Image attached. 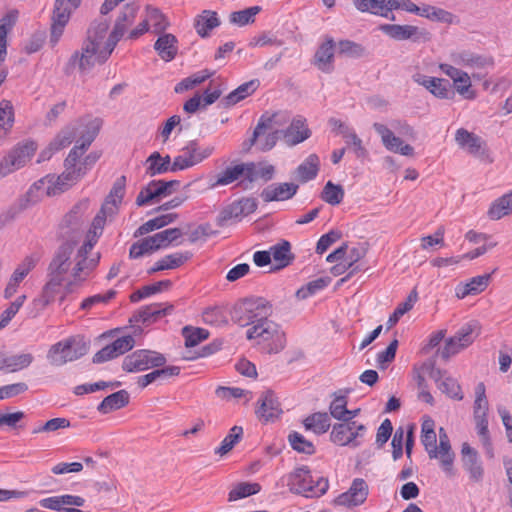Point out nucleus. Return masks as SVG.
<instances>
[{"mask_svg": "<svg viewBox=\"0 0 512 512\" xmlns=\"http://www.w3.org/2000/svg\"><path fill=\"white\" fill-rule=\"evenodd\" d=\"M108 29L107 19L101 18L90 24L80 49L72 53L64 67L66 75L73 74L75 70L80 74H87L96 65H102L109 59L114 49L104 41Z\"/></svg>", "mask_w": 512, "mask_h": 512, "instance_id": "obj_1", "label": "nucleus"}, {"mask_svg": "<svg viewBox=\"0 0 512 512\" xmlns=\"http://www.w3.org/2000/svg\"><path fill=\"white\" fill-rule=\"evenodd\" d=\"M273 313L272 304L262 297H249L238 301L231 309V320L241 326L258 324Z\"/></svg>", "mask_w": 512, "mask_h": 512, "instance_id": "obj_2", "label": "nucleus"}, {"mask_svg": "<svg viewBox=\"0 0 512 512\" xmlns=\"http://www.w3.org/2000/svg\"><path fill=\"white\" fill-rule=\"evenodd\" d=\"M89 344L79 335L67 337L50 346L47 361L51 366L61 367L73 362L88 353Z\"/></svg>", "mask_w": 512, "mask_h": 512, "instance_id": "obj_3", "label": "nucleus"}, {"mask_svg": "<svg viewBox=\"0 0 512 512\" xmlns=\"http://www.w3.org/2000/svg\"><path fill=\"white\" fill-rule=\"evenodd\" d=\"M90 202L88 199L78 201L64 215L58 226L59 238L64 242H73L76 246L84 232V224L88 218Z\"/></svg>", "mask_w": 512, "mask_h": 512, "instance_id": "obj_4", "label": "nucleus"}, {"mask_svg": "<svg viewBox=\"0 0 512 512\" xmlns=\"http://www.w3.org/2000/svg\"><path fill=\"white\" fill-rule=\"evenodd\" d=\"M313 483L314 481L307 466L295 469L288 476L289 490L292 493L300 494L305 497H320L324 495L329 488L327 478L320 477L315 484Z\"/></svg>", "mask_w": 512, "mask_h": 512, "instance_id": "obj_5", "label": "nucleus"}, {"mask_svg": "<svg viewBox=\"0 0 512 512\" xmlns=\"http://www.w3.org/2000/svg\"><path fill=\"white\" fill-rule=\"evenodd\" d=\"M181 236L182 231L180 228H169L152 236L145 237L131 245L129 257L131 259H138L146 254L167 248Z\"/></svg>", "mask_w": 512, "mask_h": 512, "instance_id": "obj_6", "label": "nucleus"}, {"mask_svg": "<svg viewBox=\"0 0 512 512\" xmlns=\"http://www.w3.org/2000/svg\"><path fill=\"white\" fill-rule=\"evenodd\" d=\"M246 337L249 340L259 338L269 342L267 351L270 354L280 352L286 345L285 333L277 323L268 318L249 328L246 332Z\"/></svg>", "mask_w": 512, "mask_h": 512, "instance_id": "obj_7", "label": "nucleus"}, {"mask_svg": "<svg viewBox=\"0 0 512 512\" xmlns=\"http://www.w3.org/2000/svg\"><path fill=\"white\" fill-rule=\"evenodd\" d=\"M166 358L163 354L148 350L139 349L125 356L122 362V369L129 373L142 372L150 368L164 366Z\"/></svg>", "mask_w": 512, "mask_h": 512, "instance_id": "obj_8", "label": "nucleus"}, {"mask_svg": "<svg viewBox=\"0 0 512 512\" xmlns=\"http://www.w3.org/2000/svg\"><path fill=\"white\" fill-rule=\"evenodd\" d=\"M81 4V0H55L51 17L50 43L56 45L61 38L71 14Z\"/></svg>", "mask_w": 512, "mask_h": 512, "instance_id": "obj_9", "label": "nucleus"}, {"mask_svg": "<svg viewBox=\"0 0 512 512\" xmlns=\"http://www.w3.org/2000/svg\"><path fill=\"white\" fill-rule=\"evenodd\" d=\"M36 150L37 145L34 141L18 143L8 155L0 161V176L4 177L23 167L31 159Z\"/></svg>", "mask_w": 512, "mask_h": 512, "instance_id": "obj_10", "label": "nucleus"}, {"mask_svg": "<svg viewBox=\"0 0 512 512\" xmlns=\"http://www.w3.org/2000/svg\"><path fill=\"white\" fill-rule=\"evenodd\" d=\"M380 30L398 41L411 40L415 43H426L432 39V35L427 29L414 25L383 24L380 26Z\"/></svg>", "mask_w": 512, "mask_h": 512, "instance_id": "obj_11", "label": "nucleus"}, {"mask_svg": "<svg viewBox=\"0 0 512 512\" xmlns=\"http://www.w3.org/2000/svg\"><path fill=\"white\" fill-rule=\"evenodd\" d=\"M365 432L366 427L363 424L341 421L333 426L330 439L341 446L358 447L360 442L357 438L363 437Z\"/></svg>", "mask_w": 512, "mask_h": 512, "instance_id": "obj_12", "label": "nucleus"}, {"mask_svg": "<svg viewBox=\"0 0 512 512\" xmlns=\"http://www.w3.org/2000/svg\"><path fill=\"white\" fill-rule=\"evenodd\" d=\"M40 190L41 185L34 183L15 205H12L8 210L0 214V230L13 221L22 211L39 202L41 198Z\"/></svg>", "mask_w": 512, "mask_h": 512, "instance_id": "obj_13", "label": "nucleus"}, {"mask_svg": "<svg viewBox=\"0 0 512 512\" xmlns=\"http://www.w3.org/2000/svg\"><path fill=\"white\" fill-rule=\"evenodd\" d=\"M75 247L71 241L63 242L59 246L48 267L49 277L61 278L64 281V276L71 266V255Z\"/></svg>", "mask_w": 512, "mask_h": 512, "instance_id": "obj_14", "label": "nucleus"}, {"mask_svg": "<svg viewBox=\"0 0 512 512\" xmlns=\"http://www.w3.org/2000/svg\"><path fill=\"white\" fill-rule=\"evenodd\" d=\"M455 141L461 148L481 160L491 161L485 142L476 134L469 132L464 128H459L455 134Z\"/></svg>", "mask_w": 512, "mask_h": 512, "instance_id": "obj_15", "label": "nucleus"}, {"mask_svg": "<svg viewBox=\"0 0 512 512\" xmlns=\"http://www.w3.org/2000/svg\"><path fill=\"white\" fill-rule=\"evenodd\" d=\"M368 493L367 483L361 478H356L353 480L348 491L338 495L334 502L336 505L348 508L359 506L366 501Z\"/></svg>", "mask_w": 512, "mask_h": 512, "instance_id": "obj_16", "label": "nucleus"}, {"mask_svg": "<svg viewBox=\"0 0 512 512\" xmlns=\"http://www.w3.org/2000/svg\"><path fill=\"white\" fill-rule=\"evenodd\" d=\"M412 79L417 84L425 87L432 95L437 98L450 99L454 96V92L451 89V84L446 79L430 77L421 73L414 74Z\"/></svg>", "mask_w": 512, "mask_h": 512, "instance_id": "obj_17", "label": "nucleus"}, {"mask_svg": "<svg viewBox=\"0 0 512 512\" xmlns=\"http://www.w3.org/2000/svg\"><path fill=\"white\" fill-rule=\"evenodd\" d=\"M136 16V8L132 5H126L119 13L116 22L114 24L113 30L109 34L106 42L109 44L112 49H115L117 43L125 34L128 25H130Z\"/></svg>", "mask_w": 512, "mask_h": 512, "instance_id": "obj_18", "label": "nucleus"}, {"mask_svg": "<svg viewBox=\"0 0 512 512\" xmlns=\"http://www.w3.org/2000/svg\"><path fill=\"white\" fill-rule=\"evenodd\" d=\"M84 174L85 170H82L81 166H79L78 169L65 168V171L61 175L56 177L52 185L47 187L46 194L48 196H55L66 191L69 187L75 184Z\"/></svg>", "mask_w": 512, "mask_h": 512, "instance_id": "obj_19", "label": "nucleus"}, {"mask_svg": "<svg viewBox=\"0 0 512 512\" xmlns=\"http://www.w3.org/2000/svg\"><path fill=\"white\" fill-rule=\"evenodd\" d=\"M174 309L171 304L162 307V304H151L139 309L129 320L130 323L141 322L145 325L153 323L163 316L170 314Z\"/></svg>", "mask_w": 512, "mask_h": 512, "instance_id": "obj_20", "label": "nucleus"}, {"mask_svg": "<svg viewBox=\"0 0 512 512\" xmlns=\"http://www.w3.org/2000/svg\"><path fill=\"white\" fill-rule=\"evenodd\" d=\"M299 186L294 183H274L264 188L260 197L264 202L284 201L291 199L298 191Z\"/></svg>", "mask_w": 512, "mask_h": 512, "instance_id": "obj_21", "label": "nucleus"}, {"mask_svg": "<svg viewBox=\"0 0 512 512\" xmlns=\"http://www.w3.org/2000/svg\"><path fill=\"white\" fill-rule=\"evenodd\" d=\"M260 407L256 410L259 419L264 421H273L282 413L280 403L271 390H267L261 394L259 399Z\"/></svg>", "mask_w": 512, "mask_h": 512, "instance_id": "obj_22", "label": "nucleus"}, {"mask_svg": "<svg viewBox=\"0 0 512 512\" xmlns=\"http://www.w3.org/2000/svg\"><path fill=\"white\" fill-rule=\"evenodd\" d=\"M334 47L335 42L333 38L326 37L325 41L318 47L314 55V65L324 73H331L334 69Z\"/></svg>", "mask_w": 512, "mask_h": 512, "instance_id": "obj_23", "label": "nucleus"}, {"mask_svg": "<svg viewBox=\"0 0 512 512\" xmlns=\"http://www.w3.org/2000/svg\"><path fill=\"white\" fill-rule=\"evenodd\" d=\"M154 43V49L159 57L166 61H172L178 53V40L175 35L162 33Z\"/></svg>", "mask_w": 512, "mask_h": 512, "instance_id": "obj_24", "label": "nucleus"}, {"mask_svg": "<svg viewBox=\"0 0 512 512\" xmlns=\"http://www.w3.org/2000/svg\"><path fill=\"white\" fill-rule=\"evenodd\" d=\"M463 466L469 472L470 478L476 482L481 481L483 478V468L478 459V454L475 449L469 446L468 443L462 445Z\"/></svg>", "mask_w": 512, "mask_h": 512, "instance_id": "obj_25", "label": "nucleus"}, {"mask_svg": "<svg viewBox=\"0 0 512 512\" xmlns=\"http://www.w3.org/2000/svg\"><path fill=\"white\" fill-rule=\"evenodd\" d=\"M491 274H484L473 277L465 284L457 285L455 289L456 297L463 299L468 295H477L483 292L489 285Z\"/></svg>", "mask_w": 512, "mask_h": 512, "instance_id": "obj_26", "label": "nucleus"}, {"mask_svg": "<svg viewBox=\"0 0 512 512\" xmlns=\"http://www.w3.org/2000/svg\"><path fill=\"white\" fill-rule=\"evenodd\" d=\"M129 400V393L126 390H119L105 397L97 406V410L101 414H108L127 406Z\"/></svg>", "mask_w": 512, "mask_h": 512, "instance_id": "obj_27", "label": "nucleus"}, {"mask_svg": "<svg viewBox=\"0 0 512 512\" xmlns=\"http://www.w3.org/2000/svg\"><path fill=\"white\" fill-rule=\"evenodd\" d=\"M269 252L276 262V265L271 268V271L287 267L294 259V255L291 252V244L287 240H281L279 243L272 246Z\"/></svg>", "mask_w": 512, "mask_h": 512, "instance_id": "obj_28", "label": "nucleus"}, {"mask_svg": "<svg viewBox=\"0 0 512 512\" xmlns=\"http://www.w3.org/2000/svg\"><path fill=\"white\" fill-rule=\"evenodd\" d=\"M260 82L258 79H252L246 83L241 84L235 90L230 92L227 96L222 99V104L224 107H231L241 100L245 99L247 96L254 93L259 87Z\"/></svg>", "mask_w": 512, "mask_h": 512, "instance_id": "obj_29", "label": "nucleus"}, {"mask_svg": "<svg viewBox=\"0 0 512 512\" xmlns=\"http://www.w3.org/2000/svg\"><path fill=\"white\" fill-rule=\"evenodd\" d=\"M283 136L286 142L293 146L297 145L310 137V130L305 126V120L294 119L290 126L283 130Z\"/></svg>", "mask_w": 512, "mask_h": 512, "instance_id": "obj_30", "label": "nucleus"}, {"mask_svg": "<svg viewBox=\"0 0 512 512\" xmlns=\"http://www.w3.org/2000/svg\"><path fill=\"white\" fill-rule=\"evenodd\" d=\"M438 458L440 459L443 470L447 473H451L454 461V453L451 449V444L447 433L444 428L439 429V447Z\"/></svg>", "mask_w": 512, "mask_h": 512, "instance_id": "obj_31", "label": "nucleus"}, {"mask_svg": "<svg viewBox=\"0 0 512 512\" xmlns=\"http://www.w3.org/2000/svg\"><path fill=\"white\" fill-rule=\"evenodd\" d=\"M220 25L217 13L211 10H204L195 18L194 27L201 37H207L210 31Z\"/></svg>", "mask_w": 512, "mask_h": 512, "instance_id": "obj_32", "label": "nucleus"}, {"mask_svg": "<svg viewBox=\"0 0 512 512\" xmlns=\"http://www.w3.org/2000/svg\"><path fill=\"white\" fill-rule=\"evenodd\" d=\"M319 171V158L316 154H310L304 161L301 163L295 173L297 179L301 183H306L312 179H314Z\"/></svg>", "mask_w": 512, "mask_h": 512, "instance_id": "obj_33", "label": "nucleus"}, {"mask_svg": "<svg viewBox=\"0 0 512 512\" xmlns=\"http://www.w3.org/2000/svg\"><path fill=\"white\" fill-rule=\"evenodd\" d=\"M487 214L491 220H499L512 214V190L496 199L491 204Z\"/></svg>", "mask_w": 512, "mask_h": 512, "instance_id": "obj_34", "label": "nucleus"}, {"mask_svg": "<svg viewBox=\"0 0 512 512\" xmlns=\"http://www.w3.org/2000/svg\"><path fill=\"white\" fill-rule=\"evenodd\" d=\"M178 215L176 213H169L160 215L153 219L148 220L144 224H142L134 233L135 237L143 236L148 234L154 230L165 227L166 225L174 222L177 219Z\"/></svg>", "mask_w": 512, "mask_h": 512, "instance_id": "obj_35", "label": "nucleus"}, {"mask_svg": "<svg viewBox=\"0 0 512 512\" xmlns=\"http://www.w3.org/2000/svg\"><path fill=\"white\" fill-rule=\"evenodd\" d=\"M278 115V113H273L271 115L265 113L260 117L254 129L253 135L248 142V147L253 146L256 143L258 137L265 133L267 130H271V132L277 130L275 127L281 125V123L277 121Z\"/></svg>", "mask_w": 512, "mask_h": 512, "instance_id": "obj_36", "label": "nucleus"}, {"mask_svg": "<svg viewBox=\"0 0 512 512\" xmlns=\"http://www.w3.org/2000/svg\"><path fill=\"white\" fill-rule=\"evenodd\" d=\"M303 424L306 429L313 430L317 434H323L331 426L330 416L326 412H316L305 418Z\"/></svg>", "mask_w": 512, "mask_h": 512, "instance_id": "obj_37", "label": "nucleus"}, {"mask_svg": "<svg viewBox=\"0 0 512 512\" xmlns=\"http://www.w3.org/2000/svg\"><path fill=\"white\" fill-rule=\"evenodd\" d=\"M480 334V324L477 321H470L464 324L453 336L465 348L471 345Z\"/></svg>", "mask_w": 512, "mask_h": 512, "instance_id": "obj_38", "label": "nucleus"}, {"mask_svg": "<svg viewBox=\"0 0 512 512\" xmlns=\"http://www.w3.org/2000/svg\"><path fill=\"white\" fill-rule=\"evenodd\" d=\"M147 23H151L153 27V33L162 34L169 27L170 23L166 16L161 12L160 9L152 6H146V18Z\"/></svg>", "mask_w": 512, "mask_h": 512, "instance_id": "obj_39", "label": "nucleus"}, {"mask_svg": "<svg viewBox=\"0 0 512 512\" xmlns=\"http://www.w3.org/2000/svg\"><path fill=\"white\" fill-rule=\"evenodd\" d=\"M418 300V293H417V290L416 288H414L408 295L407 299L403 302V303H400L397 308L394 310L393 314L390 315L386 325H387V330L391 329L393 326H395L397 324V322L399 321V319L405 314L407 313L408 311H410L414 304L417 302Z\"/></svg>", "mask_w": 512, "mask_h": 512, "instance_id": "obj_40", "label": "nucleus"}, {"mask_svg": "<svg viewBox=\"0 0 512 512\" xmlns=\"http://www.w3.org/2000/svg\"><path fill=\"white\" fill-rule=\"evenodd\" d=\"M453 61L458 65L482 68L492 63V60L469 51H462L453 56Z\"/></svg>", "mask_w": 512, "mask_h": 512, "instance_id": "obj_41", "label": "nucleus"}, {"mask_svg": "<svg viewBox=\"0 0 512 512\" xmlns=\"http://www.w3.org/2000/svg\"><path fill=\"white\" fill-rule=\"evenodd\" d=\"M373 128L381 136L382 143L387 150L395 153L397 148L403 144L401 138L395 136L392 130L384 124L376 122L373 124Z\"/></svg>", "mask_w": 512, "mask_h": 512, "instance_id": "obj_42", "label": "nucleus"}, {"mask_svg": "<svg viewBox=\"0 0 512 512\" xmlns=\"http://www.w3.org/2000/svg\"><path fill=\"white\" fill-rule=\"evenodd\" d=\"M115 214H117V208L103 205L101 206L100 211L97 213V215L94 217L91 228L88 231V234L92 235L93 237L97 238L102 234L105 221L107 217H112Z\"/></svg>", "mask_w": 512, "mask_h": 512, "instance_id": "obj_43", "label": "nucleus"}, {"mask_svg": "<svg viewBox=\"0 0 512 512\" xmlns=\"http://www.w3.org/2000/svg\"><path fill=\"white\" fill-rule=\"evenodd\" d=\"M344 195L345 192L341 185L328 181L320 194V198L324 202L336 206L343 201Z\"/></svg>", "mask_w": 512, "mask_h": 512, "instance_id": "obj_44", "label": "nucleus"}, {"mask_svg": "<svg viewBox=\"0 0 512 512\" xmlns=\"http://www.w3.org/2000/svg\"><path fill=\"white\" fill-rule=\"evenodd\" d=\"M125 187H126V177L124 175L120 176L115 180L113 183V186L106 197L103 205H108L117 208L119 204L122 202V199L125 194Z\"/></svg>", "mask_w": 512, "mask_h": 512, "instance_id": "obj_45", "label": "nucleus"}, {"mask_svg": "<svg viewBox=\"0 0 512 512\" xmlns=\"http://www.w3.org/2000/svg\"><path fill=\"white\" fill-rule=\"evenodd\" d=\"M243 428L241 426H233L228 435L221 442L220 447L215 449V454L220 456L226 455L234 446L242 439Z\"/></svg>", "mask_w": 512, "mask_h": 512, "instance_id": "obj_46", "label": "nucleus"}, {"mask_svg": "<svg viewBox=\"0 0 512 512\" xmlns=\"http://www.w3.org/2000/svg\"><path fill=\"white\" fill-rule=\"evenodd\" d=\"M102 126V120L99 118H94L90 120L86 125L85 129L81 132V135L76 143L81 144L82 147L86 149L92 144L98 135L100 128Z\"/></svg>", "mask_w": 512, "mask_h": 512, "instance_id": "obj_47", "label": "nucleus"}, {"mask_svg": "<svg viewBox=\"0 0 512 512\" xmlns=\"http://www.w3.org/2000/svg\"><path fill=\"white\" fill-rule=\"evenodd\" d=\"M33 359V355L30 353L2 357V366L4 365L9 371L15 372L28 367Z\"/></svg>", "mask_w": 512, "mask_h": 512, "instance_id": "obj_48", "label": "nucleus"}, {"mask_svg": "<svg viewBox=\"0 0 512 512\" xmlns=\"http://www.w3.org/2000/svg\"><path fill=\"white\" fill-rule=\"evenodd\" d=\"M259 6H253L244 10L235 11L230 14L229 20L231 23L238 26H245L252 24L255 21V16L260 12Z\"/></svg>", "mask_w": 512, "mask_h": 512, "instance_id": "obj_49", "label": "nucleus"}, {"mask_svg": "<svg viewBox=\"0 0 512 512\" xmlns=\"http://www.w3.org/2000/svg\"><path fill=\"white\" fill-rule=\"evenodd\" d=\"M242 218L240 210L235 202L224 207L218 216L216 217V224L219 227H226L234 221H238Z\"/></svg>", "mask_w": 512, "mask_h": 512, "instance_id": "obj_50", "label": "nucleus"}, {"mask_svg": "<svg viewBox=\"0 0 512 512\" xmlns=\"http://www.w3.org/2000/svg\"><path fill=\"white\" fill-rule=\"evenodd\" d=\"M160 201V194L155 185H153V180L150 181L146 186H144L139 194L136 197L135 204L138 207H142L151 203H156Z\"/></svg>", "mask_w": 512, "mask_h": 512, "instance_id": "obj_51", "label": "nucleus"}, {"mask_svg": "<svg viewBox=\"0 0 512 512\" xmlns=\"http://www.w3.org/2000/svg\"><path fill=\"white\" fill-rule=\"evenodd\" d=\"M261 486L258 483L242 482L237 484L228 495L229 501H236L258 493Z\"/></svg>", "mask_w": 512, "mask_h": 512, "instance_id": "obj_52", "label": "nucleus"}, {"mask_svg": "<svg viewBox=\"0 0 512 512\" xmlns=\"http://www.w3.org/2000/svg\"><path fill=\"white\" fill-rule=\"evenodd\" d=\"M182 335L185 339L186 347H194L209 337V332L203 328H193L185 326L182 329Z\"/></svg>", "mask_w": 512, "mask_h": 512, "instance_id": "obj_53", "label": "nucleus"}, {"mask_svg": "<svg viewBox=\"0 0 512 512\" xmlns=\"http://www.w3.org/2000/svg\"><path fill=\"white\" fill-rule=\"evenodd\" d=\"M162 156L159 152L155 151L145 160V176L152 178L157 175H162L167 171V166L161 164Z\"/></svg>", "mask_w": 512, "mask_h": 512, "instance_id": "obj_54", "label": "nucleus"}, {"mask_svg": "<svg viewBox=\"0 0 512 512\" xmlns=\"http://www.w3.org/2000/svg\"><path fill=\"white\" fill-rule=\"evenodd\" d=\"M38 261L39 256L37 254L26 256L17 266L11 278L14 279V282L20 283L29 274V272L35 268Z\"/></svg>", "mask_w": 512, "mask_h": 512, "instance_id": "obj_55", "label": "nucleus"}, {"mask_svg": "<svg viewBox=\"0 0 512 512\" xmlns=\"http://www.w3.org/2000/svg\"><path fill=\"white\" fill-rule=\"evenodd\" d=\"M288 441L291 447L299 453H305L307 455L315 453V448L312 442L305 439L304 436L298 432H291L288 436Z\"/></svg>", "mask_w": 512, "mask_h": 512, "instance_id": "obj_56", "label": "nucleus"}, {"mask_svg": "<svg viewBox=\"0 0 512 512\" xmlns=\"http://www.w3.org/2000/svg\"><path fill=\"white\" fill-rule=\"evenodd\" d=\"M354 6L361 12H369L385 17L384 8L386 0H352Z\"/></svg>", "mask_w": 512, "mask_h": 512, "instance_id": "obj_57", "label": "nucleus"}, {"mask_svg": "<svg viewBox=\"0 0 512 512\" xmlns=\"http://www.w3.org/2000/svg\"><path fill=\"white\" fill-rule=\"evenodd\" d=\"M99 259V254L91 259H88L87 257L77 258V262L72 271V275L75 280H84L85 278H82L81 274L85 273L87 275L89 272H91L98 265Z\"/></svg>", "mask_w": 512, "mask_h": 512, "instance_id": "obj_58", "label": "nucleus"}, {"mask_svg": "<svg viewBox=\"0 0 512 512\" xmlns=\"http://www.w3.org/2000/svg\"><path fill=\"white\" fill-rule=\"evenodd\" d=\"M62 283L63 281L61 280V278L49 277L48 282L43 287L42 294L39 299V301L42 302L43 306H47L52 301H54L55 296L59 292Z\"/></svg>", "mask_w": 512, "mask_h": 512, "instance_id": "obj_59", "label": "nucleus"}, {"mask_svg": "<svg viewBox=\"0 0 512 512\" xmlns=\"http://www.w3.org/2000/svg\"><path fill=\"white\" fill-rule=\"evenodd\" d=\"M335 398L330 403L329 406V416L333 417L336 420L344 421L346 413H348L347 409V396L346 395H336Z\"/></svg>", "mask_w": 512, "mask_h": 512, "instance_id": "obj_60", "label": "nucleus"}, {"mask_svg": "<svg viewBox=\"0 0 512 512\" xmlns=\"http://www.w3.org/2000/svg\"><path fill=\"white\" fill-rule=\"evenodd\" d=\"M244 167L241 164L235 165L233 167H227L223 172H221L216 180L215 186L220 185H228L243 176Z\"/></svg>", "mask_w": 512, "mask_h": 512, "instance_id": "obj_61", "label": "nucleus"}, {"mask_svg": "<svg viewBox=\"0 0 512 512\" xmlns=\"http://www.w3.org/2000/svg\"><path fill=\"white\" fill-rule=\"evenodd\" d=\"M338 52L347 57L359 58L365 55V48L356 42L350 40H341L338 42Z\"/></svg>", "mask_w": 512, "mask_h": 512, "instance_id": "obj_62", "label": "nucleus"}, {"mask_svg": "<svg viewBox=\"0 0 512 512\" xmlns=\"http://www.w3.org/2000/svg\"><path fill=\"white\" fill-rule=\"evenodd\" d=\"M438 388L442 393L446 394L448 397L462 400L463 394L461 391V387L458 382L452 377H445L439 384Z\"/></svg>", "mask_w": 512, "mask_h": 512, "instance_id": "obj_63", "label": "nucleus"}, {"mask_svg": "<svg viewBox=\"0 0 512 512\" xmlns=\"http://www.w3.org/2000/svg\"><path fill=\"white\" fill-rule=\"evenodd\" d=\"M341 134L346 139V143L354 147V153L358 158H364L368 155V151L363 146L362 140L354 131L350 128H345V130H341Z\"/></svg>", "mask_w": 512, "mask_h": 512, "instance_id": "obj_64", "label": "nucleus"}]
</instances>
